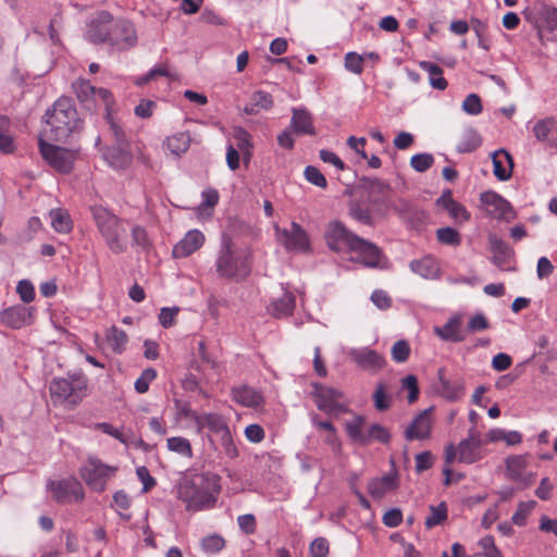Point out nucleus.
<instances>
[{
	"instance_id": "obj_1",
	"label": "nucleus",
	"mask_w": 557,
	"mask_h": 557,
	"mask_svg": "<svg viewBox=\"0 0 557 557\" xmlns=\"http://www.w3.org/2000/svg\"><path fill=\"white\" fill-rule=\"evenodd\" d=\"M327 247L335 252H354L356 260L367 268H383L385 260L382 249L348 230L341 221H331L324 231Z\"/></svg>"
},
{
	"instance_id": "obj_2",
	"label": "nucleus",
	"mask_w": 557,
	"mask_h": 557,
	"mask_svg": "<svg viewBox=\"0 0 557 557\" xmlns=\"http://www.w3.org/2000/svg\"><path fill=\"white\" fill-rule=\"evenodd\" d=\"M215 272L220 278L239 282L251 271V253L237 248L230 237L224 236L215 258Z\"/></svg>"
},
{
	"instance_id": "obj_3",
	"label": "nucleus",
	"mask_w": 557,
	"mask_h": 557,
	"mask_svg": "<svg viewBox=\"0 0 557 557\" xmlns=\"http://www.w3.org/2000/svg\"><path fill=\"white\" fill-rule=\"evenodd\" d=\"M46 116L49 128L45 129V135L52 140H65L73 132L81 128L77 111L69 98H59Z\"/></svg>"
},
{
	"instance_id": "obj_4",
	"label": "nucleus",
	"mask_w": 557,
	"mask_h": 557,
	"mask_svg": "<svg viewBox=\"0 0 557 557\" xmlns=\"http://www.w3.org/2000/svg\"><path fill=\"white\" fill-rule=\"evenodd\" d=\"M91 213L109 249L114 253L126 251V230L122 220L102 206L91 207Z\"/></svg>"
},
{
	"instance_id": "obj_5",
	"label": "nucleus",
	"mask_w": 557,
	"mask_h": 557,
	"mask_svg": "<svg viewBox=\"0 0 557 557\" xmlns=\"http://www.w3.org/2000/svg\"><path fill=\"white\" fill-rule=\"evenodd\" d=\"M88 381L82 372L69 374L67 377H54L49 384V392L54 403L71 408L77 406L87 395Z\"/></svg>"
},
{
	"instance_id": "obj_6",
	"label": "nucleus",
	"mask_w": 557,
	"mask_h": 557,
	"mask_svg": "<svg viewBox=\"0 0 557 557\" xmlns=\"http://www.w3.org/2000/svg\"><path fill=\"white\" fill-rule=\"evenodd\" d=\"M311 386V395L319 410L335 416L349 411L342 391L317 382H313Z\"/></svg>"
},
{
	"instance_id": "obj_7",
	"label": "nucleus",
	"mask_w": 557,
	"mask_h": 557,
	"mask_svg": "<svg viewBox=\"0 0 557 557\" xmlns=\"http://www.w3.org/2000/svg\"><path fill=\"white\" fill-rule=\"evenodd\" d=\"M137 40V32L133 22L125 17L114 16L106 45L116 51H126L135 47Z\"/></svg>"
},
{
	"instance_id": "obj_8",
	"label": "nucleus",
	"mask_w": 557,
	"mask_h": 557,
	"mask_svg": "<svg viewBox=\"0 0 557 557\" xmlns=\"http://www.w3.org/2000/svg\"><path fill=\"white\" fill-rule=\"evenodd\" d=\"M116 472L117 467L107 465L95 456H89L81 468V475L85 483L100 487L108 484Z\"/></svg>"
},
{
	"instance_id": "obj_9",
	"label": "nucleus",
	"mask_w": 557,
	"mask_h": 557,
	"mask_svg": "<svg viewBox=\"0 0 557 557\" xmlns=\"http://www.w3.org/2000/svg\"><path fill=\"white\" fill-rule=\"evenodd\" d=\"M38 144L42 158L51 168L63 174L72 171L76 158L74 151L49 144L42 138H39Z\"/></svg>"
},
{
	"instance_id": "obj_10",
	"label": "nucleus",
	"mask_w": 557,
	"mask_h": 557,
	"mask_svg": "<svg viewBox=\"0 0 557 557\" xmlns=\"http://www.w3.org/2000/svg\"><path fill=\"white\" fill-rule=\"evenodd\" d=\"M114 16L106 10L92 14L86 22L85 38L95 45L106 44Z\"/></svg>"
},
{
	"instance_id": "obj_11",
	"label": "nucleus",
	"mask_w": 557,
	"mask_h": 557,
	"mask_svg": "<svg viewBox=\"0 0 557 557\" xmlns=\"http://www.w3.org/2000/svg\"><path fill=\"white\" fill-rule=\"evenodd\" d=\"M215 490H176L177 497L182 499L187 510H206L214 506L218 496Z\"/></svg>"
},
{
	"instance_id": "obj_12",
	"label": "nucleus",
	"mask_w": 557,
	"mask_h": 557,
	"mask_svg": "<svg viewBox=\"0 0 557 557\" xmlns=\"http://www.w3.org/2000/svg\"><path fill=\"white\" fill-rule=\"evenodd\" d=\"M276 231L281 235L282 243L286 250L295 252L310 251L309 236L300 224L292 222L289 230H280L276 227Z\"/></svg>"
},
{
	"instance_id": "obj_13",
	"label": "nucleus",
	"mask_w": 557,
	"mask_h": 557,
	"mask_svg": "<svg viewBox=\"0 0 557 557\" xmlns=\"http://www.w3.org/2000/svg\"><path fill=\"white\" fill-rule=\"evenodd\" d=\"M481 206L492 219H506L511 212L510 203L495 191H484L480 197Z\"/></svg>"
},
{
	"instance_id": "obj_14",
	"label": "nucleus",
	"mask_w": 557,
	"mask_h": 557,
	"mask_svg": "<svg viewBox=\"0 0 557 557\" xmlns=\"http://www.w3.org/2000/svg\"><path fill=\"white\" fill-rule=\"evenodd\" d=\"M191 419L195 421L199 433L207 429L214 435L221 437L230 431L226 419L215 412H203L201 414L193 413Z\"/></svg>"
},
{
	"instance_id": "obj_15",
	"label": "nucleus",
	"mask_w": 557,
	"mask_h": 557,
	"mask_svg": "<svg viewBox=\"0 0 557 557\" xmlns=\"http://www.w3.org/2000/svg\"><path fill=\"white\" fill-rule=\"evenodd\" d=\"M532 133L537 141L557 151V117L548 116L536 121Z\"/></svg>"
},
{
	"instance_id": "obj_16",
	"label": "nucleus",
	"mask_w": 557,
	"mask_h": 557,
	"mask_svg": "<svg viewBox=\"0 0 557 557\" xmlns=\"http://www.w3.org/2000/svg\"><path fill=\"white\" fill-rule=\"evenodd\" d=\"M1 322L13 330H18L33 322V309L23 305L9 307L0 313Z\"/></svg>"
},
{
	"instance_id": "obj_17",
	"label": "nucleus",
	"mask_w": 557,
	"mask_h": 557,
	"mask_svg": "<svg viewBox=\"0 0 557 557\" xmlns=\"http://www.w3.org/2000/svg\"><path fill=\"white\" fill-rule=\"evenodd\" d=\"M507 474L515 481L531 485L534 483L533 473L529 466L528 456H511L506 460Z\"/></svg>"
},
{
	"instance_id": "obj_18",
	"label": "nucleus",
	"mask_w": 557,
	"mask_h": 557,
	"mask_svg": "<svg viewBox=\"0 0 557 557\" xmlns=\"http://www.w3.org/2000/svg\"><path fill=\"white\" fill-rule=\"evenodd\" d=\"M433 408H426L419 413L405 431L407 441L424 440L430 436L432 429V414Z\"/></svg>"
},
{
	"instance_id": "obj_19",
	"label": "nucleus",
	"mask_w": 557,
	"mask_h": 557,
	"mask_svg": "<svg viewBox=\"0 0 557 557\" xmlns=\"http://www.w3.org/2000/svg\"><path fill=\"white\" fill-rule=\"evenodd\" d=\"M483 441L474 429L469 431L467 438L462 440L458 445V459L460 462L473 463L481 458L480 448Z\"/></svg>"
},
{
	"instance_id": "obj_20",
	"label": "nucleus",
	"mask_w": 557,
	"mask_h": 557,
	"mask_svg": "<svg viewBox=\"0 0 557 557\" xmlns=\"http://www.w3.org/2000/svg\"><path fill=\"white\" fill-rule=\"evenodd\" d=\"M352 360L363 370L377 372L386 366L385 358L369 348L355 349L350 352Z\"/></svg>"
},
{
	"instance_id": "obj_21",
	"label": "nucleus",
	"mask_w": 557,
	"mask_h": 557,
	"mask_svg": "<svg viewBox=\"0 0 557 557\" xmlns=\"http://www.w3.org/2000/svg\"><path fill=\"white\" fill-rule=\"evenodd\" d=\"M203 243L205 236L200 231H188L185 236L173 247V257L177 259L186 258L201 248Z\"/></svg>"
},
{
	"instance_id": "obj_22",
	"label": "nucleus",
	"mask_w": 557,
	"mask_h": 557,
	"mask_svg": "<svg viewBox=\"0 0 557 557\" xmlns=\"http://www.w3.org/2000/svg\"><path fill=\"white\" fill-rule=\"evenodd\" d=\"M433 331L436 336L446 342L460 343L466 339L462 318L458 314L450 317L443 326H435Z\"/></svg>"
},
{
	"instance_id": "obj_23",
	"label": "nucleus",
	"mask_w": 557,
	"mask_h": 557,
	"mask_svg": "<svg viewBox=\"0 0 557 557\" xmlns=\"http://www.w3.org/2000/svg\"><path fill=\"white\" fill-rule=\"evenodd\" d=\"M488 244L491 251L493 253L492 261L493 263L502 269H505V264L509 261V259L513 256V250L509 247V245L499 238L496 235L488 236Z\"/></svg>"
},
{
	"instance_id": "obj_24",
	"label": "nucleus",
	"mask_w": 557,
	"mask_h": 557,
	"mask_svg": "<svg viewBox=\"0 0 557 557\" xmlns=\"http://www.w3.org/2000/svg\"><path fill=\"white\" fill-rule=\"evenodd\" d=\"M493 173L502 182L511 177L513 161L511 156L504 149H499L492 154Z\"/></svg>"
},
{
	"instance_id": "obj_25",
	"label": "nucleus",
	"mask_w": 557,
	"mask_h": 557,
	"mask_svg": "<svg viewBox=\"0 0 557 557\" xmlns=\"http://www.w3.org/2000/svg\"><path fill=\"white\" fill-rule=\"evenodd\" d=\"M104 159L113 169L123 170L131 165L133 156L129 146H113L104 153Z\"/></svg>"
},
{
	"instance_id": "obj_26",
	"label": "nucleus",
	"mask_w": 557,
	"mask_h": 557,
	"mask_svg": "<svg viewBox=\"0 0 557 557\" xmlns=\"http://www.w3.org/2000/svg\"><path fill=\"white\" fill-rule=\"evenodd\" d=\"M296 298L293 293L284 292V294L274 299L268 307V311L276 319L290 315L295 309Z\"/></svg>"
},
{
	"instance_id": "obj_27",
	"label": "nucleus",
	"mask_w": 557,
	"mask_h": 557,
	"mask_svg": "<svg viewBox=\"0 0 557 557\" xmlns=\"http://www.w3.org/2000/svg\"><path fill=\"white\" fill-rule=\"evenodd\" d=\"M290 127L295 133L301 135H314L312 115L305 109H293Z\"/></svg>"
},
{
	"instance_id": "obj_28",
	"label": "nucleus",
	"mask_w": 557,
	"mask_h": 557,
	"mask_svg": "<svg viewBox=\"0 0 557 557\" xmlns=\"http://www.w3.org/2000/svg\"><path fill=\"white\" fill-rule=\"evenodd\" d=\"M233 399L245 407L256 408L263 401L262 395L249 386H239L232 389Z\"/></svg>"
},
{
	"instance_id": "obj_29",
	"label": "nucleus",
	"mask_w": 557,
	"mask_h": 557,
	"mask_svg": "<svg viewBox=\"0 0 557 557\" xmlns=\"http://www.w3.org/2000/svg\"><path fill=\"white\" fill-rule=\"evenodd\" d=\"M409 267L413 273L423 278L434 280L440 275L438 263L432 257L412 260Z\"/></svg>"
},
{
	"instance_id": "obj_30",
	"label": "nucleus",
	"mask_w": 557,
	"mask_h": 557,
	"mask_svg": "<svg viewBox=\"0 0 557 557\" xmlns=\"http://www.w3.org/2000/svg\"><path fill=\"white\" fill-rule=\"evenodd\" d=\"M535 26L539 32L544 29L548 32H554L557 29V9L541 5L536 12Z\"/></svg>"
},
{
	"instance_id": "obj_31",
	"label": "nucleus",
	"mask_w": 557,
	"mask_h": 557,
	"mask_svg": "<svg viewBox=\"0 0 557 557\" xmlns=\"http://www.w3.org/2000/svg\"><path fill=\"white\" fill-rule=\"evenodd\" d=\"M419 66L428 73L430 85L437 90H444L447 87V81L444 77L443 69L432 62L421 61Z\"/></svg>"
},
{
	"instance_id": "obj_32",
	"label": "nucleus",
	"mask_w": 557,
	"mask_h": 557,
	"mask_svg": "<svg viewBox=\"0 0 557 557\" xmlns=\"http://www.w3.org/2000/svg\"><path fill=\"white\" fill-rule=\"evenodd\" d=\"M482 145V137L478 131L472 127L466 128L457 145V151L460 153H470Z\"/></svg>"
},
{
	"instance_id": "obj_33",
	"label": "nucleus",
	"mask_w": 557,
	"mask_h": 557,
	"mask_svg": "<svg viewBox=\"0 0 557 557\" xmlns=\"http://www.w3.org/2000/svg\"><path fill=\"white\" fill-rule=\"evenodd\" d=\"M166 77L170 79H176L177 74L171 70L169 63H160L150 69L145 75L136 78L135 84L137 86H144L157 77Z\"/></svg>"
},
{
	"instance_id": "obj_34",
	"label": "nucleus",
	"mask_w": 557,
	"mask_h": 557,
	"mask_svg": "<svg viewBox=\"0 0 557 557\" xmlns=\"http://www.w3.org/2000/svg\"><path fill=\"white\" fill-rule=\"evenodd\" d=\"M364 418L362 416H356L352 420L347 421L345 424L348 436L360 445H368L367 432L362 431Z\"/></svg>"
},
{
	"instance_id": "obj_35",
	"label": "nucleus",
	"mask_w": 557,
	"mask_h": 557,
	"mask_svg": "<svg viewBox=\"0 0 557 557\" xmlns=\"http://www.w3.org/2000/svg\"><path fill=\"white\" fill-rule=\"evenodd\" d=\"M51 225L58 233H70L73 224L70 214L64 209H53L50 211Z\"/></svg>"
},
{
	"instance_id": "obj_36",
	"label": "nucleus",
	"mask_w": 557,
	"mask_h": 557,
	"mask_svg": "<svg viewBox=\"0 0 557 557\" xmlns=\"http://www.w3.org/2000/svg\"><path fill=\"white\" fill-rule=\"evenodd\" d=\"M457 450L453 444L445 448V467L443 468L444 483L446 485L456 484L462 478L461 473H455L449 469V465L456 459Z\"/></svg>"
},
{
	"instance_id": "obj_37",
	"label": "nucleus",
	"mask_w": 557,
	"mask_h": 557,
	"mask_svg": "<svg viewBox=\"0 0 557 557\" xmlns=\"http://www.w3.org/2000/svg\"><path fill=\"white\" fill-rule=\"evenodd\" d=\"M106 337L109 346L115 354H122L125 350L128 337L123 330L111 326L107 331Z\"/></svg>"
},
{
	"instance_id": "obj_38",
	"label": "nucleus",
	"mask_w": 557,
	"mask_h": 557,
	"mask_svg": "<svg viewBox=\"0 0 557 557\" xmlns=\"http://www.w3.org/2000/svg\"><path fill=\"white\" fill-rule=\"evenodd\" d=\"M190 137L187 133L181 132L170 136L165 140V146L174 156H181L189 148Z\"/></svg>"
},
{
	"instance_id": "obj_39",
	"label": "nucleus",
	"mask_w": 557,
	"mask_h": 557,
	"mask_svg": "<svg viewBox=\"0 0 557 557\" xmlns=\"http://www.w3.org/2000/svg\"><path fill=\"white\" fill-rule=\"evenodd\" d=\"M53 500L60 504L77 503L84 498L83 490H51Z\"/></svg>"
},
{
	"instance_id": "obj_40",
	"label": "nucleus",
	"mask_w": 557,
	"mask_h": 557,
	"mask_svg": "<svg viewBox=\"0 0 557 557\" xmlns=\"http://www.w3.org/2000/svg\"><path fill=\"white\" fill-rule=\"evenodd\" d=\"M349 215L358 221L359 223L366 224V225H372L373 224V218L370 212V209L368 207L362 206L358 201H351L349 203L348 209Z\"/></svg>"
},
{
	"instance_id": "obj_41",
	"label": "nucleus",
	"mask_w": 557,
	"mask_h": 557,
	"mask_svg": "<svg viewBox=\"0 0 557 557\" xmlns=\"http://www.w3.org/2000/svg\"><path fill=\"white\" fill-rule=\"evenodd\" d=\"M220 480L221 478L219 474L211 471H205L194 475L191 487H220Z\"/></svg>"
},
{
	"instance_id": "obj_42",
	"label": "nucleus",
	"mask_w": 557,
	"mask_h": 557,
	"mask_svg": "<svg viewBox=\"0 0 557 557\" xmlns=\"http://www.w3.org/2000/svg\"><path fill=\"white\" fill-rule=\"evenodd\" d=\"M430 515L425 519V527L432 529L447 519V507L445 503L430 507Z\"/></svg>"
},
{
	"instance_id": "obj_43",
	"label": "nucleus",
	"mask_w": 557,
	"mask_h": 557,
	"mask_svg": "<svg viewBox=\"0 0 557 557\" xmlns=\"http://www.w3.org/2000/svg\"><path fill=\"white\" fill-rule=\"evenodd\" d=\"M436 238L444 245L457 247L461 244L459 232L453 227L446 226L436 231Z\"/></svg>"
},
{
	"instance_id": "obj_44",
	"label": "nucleus",
	"mask_w": 557,
	"mask_h": 557,
	"mask_svg": "<svg viewBox=\"0 0 557 557\" xmlns=\"http://www.w3.org/2000/svg\"><path fill=\"white\" fill-rule=\"evenodd\" d=\"M200 546L206 554H216L225 546V540L219 534H211L203 537Z\"/></svg>"
},
{
	"instance_id": "obj_45",
	"label": "nucleus",
	"mask_w": 557,
	"mask_h": 557,
	"mask_svg": "<svg viewBox=\"0 0 557 557\" xmlns=\"http://www.w3.org/2000/svg\"><path fill=\"white\" fill-rule=\"evenodd\" d=\"M73 89L78 98V100L83 103L88 102L92 97H95V89L88 81L77 79L73 83Z\"/></svg>"
},
{
	"instance_id": "obj_46",
	"label": "nucleus",
	"mask_w": 557,
	"mask_h": 557,
	"mask_svg": "<svg viewBox=\"0 0 557 557\" xmlns=\"http://www.w3.org/2000/svg\"><path fill=\"white\" fill-rule=\"evenodd\" d=\"M168 448L185 457H191L193 455L191 445L185 437L174 436L168 438Z\"/></svg>"
},
{
	"instance_id": "obj_47",
	"label": "nucleus",
	"mask_w": 557,
	"mask_h": 557,
	"mask_svg": "<svg viewBox=\"0 0 557 557\" xmlns=\"http://www.w3.org/2000/svg\"><path fill=\"white\" fill-rule=\"evenodd\" d=\"M107 122L110 126L112 136L114 137L117 146H129L128 136L122 128L117 121L113 119L110 112L106 113Z\"/></svg>"
},
{
	"instance_id": "obj_48",
	"label": "nucleus",
	"mask_w": 557,
	"mask_h": 557,
	"mask_svg": "<svg viewBox=\"0 0 557 557\" xmlns=\"http://www.w3.org/2000/svg\"><path fill=\"white\" fill-rule=\"evenodd\" d=\"M360 182L361 187L368 190L371 196L374 194L384 195L389 188L388 184L375 177H362Z\"/></svg>"
},
{
	"instance_id": "obj_49",
	"label": "nucleus",
	"mask_w": 557,
	"mask_h": 557,
	"mask_svg": "<svg viewBox=\"0 0 557 557\" xmlns=\"http://www.w3.org/2000/svg\"><path fill=\"white\" fill-rule=\"evenodd\" d=\"M536 502L528 500L521 502L518 506L517 511L513 513L511 520L516 525L522 527L527 522V518L530 512L534 509Z\"/></svg>"
},
{
	"instance_id": "obj_50",
	"label": "nucleus",
	"mask_w": 557,
	"mask_h": 557,
	"mask_svg": "<svg viewBox=\"0 0 557 557\" xmlns=\"http://www.w3.org/2000/svg\"><path fill=\"white\" fill-rule=\"evenodd\" d=\"M157 377V371L152 368L145 369L140 376L135 381V391L144 394L149 389L150 383Z\"/></svg>"
},
{
	"instance_id": "obj_51",
	"label": "nucleus",
	"mask_w": 557,
	"mask_h": 557,
	"mask_svg": "<svg viewBox=\"0 0 557 557\" xmlns=\"http://www.w3.org/2000/svg\"><path fill=\"white\" fill-rule=\"evenodd\" d=\"M434 163V158L430 153H418L411 157L410 165L420 173L428 171Z\"/></svg>"
},
{
	"instance_id": "obj_52",
	"label": "nucleus",
	"mask_w": 557,
	"mask_h": 557,
	"mask_svg": "<svg viewBox=\"0 0 557 557\" xmlns=\"http://www.w3.org/2000/svg\"><path fill=\"white\" fill-rule=\"evenodd\" d=\"M391 354L395 362L403 363L409 358L410 346L405 339H399L393 345Z\"/></svg>"
},
{
	"instance_id": "obj_53",
	"label": "nucleus",
	"mask_w": 557,
	"mask_h": 557,
	"mask_svg": "<svg viewBox=\"0 0 557 557\" xmlns=\"http://www.w3.org/2000/svg\"><path fill=\"white\" fill-rule=\"evenodd\" d=\"M366 57H361L356 52H348L345 55V67L354 74H361L363 71V62Z\"/></svg>"
},
{
	"instance_id": "obj_54",
	"label": "nucleus",
	"mask_w": 557,
	"mask_h": 557,
	"mask_svg": "<svg viewBox=\"0 0 557 557\" xmlns=\"http://www.w3.org/2000/svg\"><path fill=\"white\" fill-rule=\"evenodd\" d=\"M366 437H368V444H370L373 440L386 444L388 443L391 435L387 429L381 424L374 423L369 428Z\"/></svg>"
},
{
	"instance_id": "obj_55",
	"label": "nucleus",
	"mask_w": 557,
	"mask_h": 557,
	"mask_svg": "<svg viewBox=\"0 0 557 557\" xmlns=\"http://www.w3.org/2000/svg\"><path fill=\"white\" fill-rule=\"evenodd\" d=\"M461 108L470 115H479L483 110L481 99L476 94L468 95L463 100Z\"/></svg>"
},
{
	"instance_id": "obj_56",
	"label": "nucleus",
	"mask_w": 557,
	"mask_h": 557,
	"mask_svg": "<svg viewBox=\"0 0 557 557\" xmlns=\"http://www.w3.org/2000/svg\"><path fill=\"white\" fill-rule=\"evenodd\" d=\"M16 293L18 294L20 299L25 304H29L35 299V287L28 280H21L17 283Z\"/></svg>"
},
{
	"instance_id": "obj_57",
	"label": "nucleus",
	"mask_w": 557,
	"mask_h": 557,
	"mask_svg": "<svg viewBox=\"0 0 557 557\" xmlns=\"http://www.w3.org/2000/svg\"><path fill=\"white\" fill-rule=\"evenodd\" d=\"M233 137L236 140L237 150L252 149L251 136L245 128L240 126L235 127Z\"/></svg>"
},
{
	"instance_id": "obj_58",
	"label": "nucleus",
	"mask_w": 557,
	"mask_h": 557,
	"mask_svg": "<svg viewBox=\"0 0 557 557\" xmlns=\"http://www.w3.org/2000/svg\"><path fill=\"white\" fill-rule=\"evenodd\" d=\"M132 239L134 246L139 247L144 250L148 249L151 246L147 231L143 226L135 225L132 228Z\"/></svg>"
},
{
	"instance_id": "obj_59",
	"label": "nucleus",
	"mask_w": 557,
	"mask_h": 557,
	"mask_svg": "<svg viewBox=\"0 0 557 557\" xmlns=\"http://www.w3.org/2000/svg\"><path fill=\"white\" fill-rule=\"evenodd\" d=\"M374 407L379 411L387 410L391 406V399L385 393V385L377 384L373 394Z\"/></svg>"
},
{
	"instance_id": "obj_60",
	"label": "nucleus",
	"mask_w": 557,
	"mask_h": 557,
	"mask_svg": "<svg viewBox=\"0 0 557 557\" xmlns=\"http://www.w3.org/2000/svg\"><path fill=\"white\" fill-rule=\"evenodd\" d=\"M425 218L423 210L412 206L409 212L404 216L403 221L408 223L412 228H419L424 223Z\"/></svg>"
},
{
	"instance_id": "obj_61",
	"label": "nucleus",
	"mask_w": 557,
	"mask_h": 557,
	"mask_svg": "<svg viewBox=\"0 0 557 557\" xmlns=\"http://www.w3.org/2000/svg\"><path fill=\"white\" fill-rule=\"evenodd\" d=\"M305 176L308 182H310L311 184H313L318 187L325 188L327 186L326 178L321 173V171L319 169H317L315 166L308 165L305 169Z\"/></svg>"
},
{
	"instance_id": "obj_62",
	"label": "nucleus",
	"mask_w": 557,
	"mask_h": 557,
	"mask_svg": "<svg viewBox=\"0 0 557 557\" xmlns=\"http://www.w3.org/2000/svg\"><path fill=\"white\" fill-rule=\"evenodd\" d=\"M220 443L227 458L235 459L238 457L239 453L232 437L231 430L220 437Z\"/></svg>"
},
{
	"instance_id": "obj_63",
	"label": "nucleus",
	"mask_w": 557,
	"mask_h": 557,
	"mask_svg": "<svg viewBox=\"0 0 557 557\" xmlns=\"http://www.w3.org/2000/svg\"><path fill=\"white\" fill-rule=\"evenodd\" d=\"M478 545L482 549L484 557H499L500 550L496 547L493 536L486 535L482 537Z\"/></svg>"
},
{
	"instance_id": "obj_64",
	"label": "nucleus",
	"mask_w": 557,
	"mask_h": 557,
	"mask_svg": "<svg viewBox=\"0 0 557 557\" xmlns=\"http://www.w3.org/2000/svg\"><path fill=\"white\" fill-rule=\"evenodd\" d=\"M252 107L269 110L273 106L272 96L263 90L256 91L251 97Z\"/></svg>"
}]
</instances>
